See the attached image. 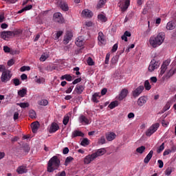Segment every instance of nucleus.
I'll use <instances>...</instances> for the list:
<instances>
[{"mask_svg": "<svg viewBox=\"0 0 176 176\" xmlns=\"http://www.w3.org/2000/svg\"><path fill=\"white\" fill-rule=\"evenodd\" d=\"M164 39H166V35L164 32H160L156 35H153L148 39V46L156 49L163 45Z\"/></svg>", "mask_w": 176, "mask_h": 176, "instance_id": "f257e3e1", "label": "nucleus"}, {"mask_svg": "<svg viewBox=\"0 0 176 176\" xmlns=\"http://www.w3.org/2000/svg\"><path fill=\"white\" fill-rule=\"evenodd\" d=\"M60 166V160L57 156L52 157L48 162L47 164V171L48 173H53L54 170H57Z\"/></svg>", "mask_w": 176, "mask_h": 176, "instance_id": "f03ea898", "label": "nucleus"}, {"mask_svg": "<svg viewBox=\"0 0 176 176\" xmlns=\"http://www.w3.org/2000/svg\"><path fill=\"white\" fill-rule=\"evenodd\" d=\"M175 73L176 68L172 67L170 69L166 70L165 73L162 76V77L159 78H160V79H162V80L164 82V80H168V79H170V78H171V76H173V75H174V74Z\"/></svg>", "mask_w": 176, "mask_h": 176, "instance_id": "7ed1b4c3", "label": "nucleus"}, {"mask_svg": "<svg viewBox=\"0 0 176 176\" xmlns=\"http://www.w3.org/2000/svg\"><path fill=\"white\" fill-rule=\"evenodd\" d=\"M175 73L176 68L172 67L170 69L166 70L165 73L162 76V77L159 78H160V79H162V80L164 82V80H168V79H170V78H171V76H173V75H174V74Z\"/></svg>", "mask_w": 176, "mask_h": 176, "instance_id": "20e7f679", "label": "nucleus"}, {"mask_svg": "<svg viewBox=\"0 0 176 176\" xmlns=\"http://www.w3.org/2000/svg\"><path fill=\"white\" fill-rule=\"evenodd\" d=\"M170 63H171V60H170V59H167L163 63L160 70L158 78H162V75H164V74L167 71V67L170 65Z\"/></svg>", "mask_w": 176, "mask_h": 176, "instance_id": "39448f33", "label": "nucleus"}, {"mask_svg": "<svg viewBox=\"0 0 176 176\" xmlns=\"http://www.w3.org/2000/svg\"><path fill=\"white\" fill-rule=\"evenodd\" d=\"M12 78V73L10 72V70H4L2 72L1 79V82L3 83H6V82H9Z\"/></svg>", "mask_w": 176, "mask_h": 176, "instance_id": "423d86ee", "label": "nucleus"}, {"mask_svg": "<svg viewBox=\"0 0 176 176\" xmlns=\"http://www.w3.org/2000/svg\"><path fill=\"white\" fill-rule=\"evenodd\" d=\"M159 126H160L159 124V123H155L153 124L151 126L149 127V129H147V131H146V135L147 137H151V135H152V134H153L154 133H156V131H157V129H159Z\"/></svg>", "mask_w": 176, "mask_h": 176, "instance_id": "0eeeda50", "label": "nucleus"}, {"mask_svg": "<svg viewBox=\"0 0 176 176\" xmlns=\"http://www.w3.org/2000/svg\"><path fill=\"white\" fill-rule=\"evenodd\" d=\"M130 6V0H120L118 6H120L122 12H126Z\"/></svg>", "mask_w": 176, "mask_h": 176, "instance_id": "6e6552de", "label": "nucleus"}, {"mask_svg": "<svg viewBox=\"0 0 176 176\" xmlns=\"http://www.w3.org/2000/svg\"><path fill=\"white\" fill-rule=\"evenodd\" d=\"M14 32L12 31H3L0 33V36L4 41H8L10 38L14 36Z\"/></svg>", "mask_w": 176, "mask_h": 176, "instance_id": "1a4fd4ad", "label": "nucleus"}, {"mask_svg": "<svg viewBox=\"0 0 176 176\" xmlns=\"http://www.w3.org/2000/svg\"><path fill=\"white\" fill-rule=\"evenodd\" d=\"M96 160V157L94 156V153L89 154L87 156H85L83 159V163L85 165L90 164L91 162H94Z\"/></svg>", "mask_w": 176, "mask_h": 176, "instance_id": "9d476101", "label": "nucleus"}, {"mask_svg": "<svg viewBox=\"0 0 176 176\" xmlns=\"http://www.w3.org/2000/svg\"><path fill=\"white\" fill-rule=\"evenodd\" d=\"M158 68H159V63H157V61H156V60L153 59L151 61L150 65L148 66V72H153V71H155V69H157Z\"/></svg>", "mask_w": 176, "mask_h": 176, "instance_id": "9b49d317", "label": "nucleus"}, {"mask_svg": "<svg viewBox=\"0 0 176 176\" xmlns=\"http://www.w3.org/2000/svg\"><path fill=\"white\" fill-rule=\"evenodd\" d=\"M98 45L100 46H102L103 45L107 44V39L105 38V36L104 35V33H102V32H100L98 33Z\"/></svg>", "mask_w": 176, "mask_h": 176, "instance_id": "f8f14e48", "label": "nucleus"}, {"mask_svg": "<svg viewBox=\"0 0 176 176\" xmlns=\"http://www.w3.org/2000/svg\"><path fill=\"white\" fill-rule=\"evenodd\" d=\"M142 91H144V86L140 85L136 89H133V91H132V96L133 97L136 98V97H138L141 94V93H142Z\"/></svg>", "mask_w": 176, "mask_h": 176, "instance_id": "ddd939ff", "label": "nucleus"}, {"mask_svg": "<svg viewBox=\"0 0 176 176\" xmlns=\"http://www.w3.org/2000/svg\"><path fill=\"white\" fill-rule=\"evenodd\" d=\"M81 17L91 19V17H93V12L89 9H85L81 12Z\"/></svg>", "mask_w": 176, "mask_h": 176, "instance_id": "4468645a", "label": "nucleus"}, {"mask_svg": "<svg viewBox=\"0 0 176 176\" xmlns=\"http://www.w3.org/2000/svg\"><path fill=\"white\" fill-rule=\"evenodd\" d=\"M148 101V98L145 96H140L138 100H137V104L138 107H144V105L146 104V103Z\"/></svg>", "mask_w": 176, "mask_h": 176, "instance_id": "2eb2a0df", "label": "nucleus"}, {"mask_svg": "<svg viewBox=\"0 0 176 176\" xmlns=\"http://www.w3.org/2000/svg\"><path fill=\"white\" fill-rule=\"evenodd\" d=\"M72 32L67 31L65 35L64 39H63V43L65 45H67V43H69V41L72 40L73 37Z\"/></svg>", "mask_w": 176, "mask_h": 176, "instance_id": "dca6fc26", "label": "nucleus"}, {"mask_svg": "<svg viewBox=\"0 0 176 176\" xmlns=\"http://www.w3.org/2000/svg\"><path fill=\"white\" fill-rule=\"evenodd\" d=\"M53 20L56 23H63L64 21V18L63 14L60 12H56L54 14Z\"/></svg>", "mask_w": 176, "mask_h": 176, "instance_id": "f3484780", "label": "nucleus"}, {"mask_svg": "<svg viewBox=\"0 0 176 176\" xmlns=\"http://www.w3.org/2000/svg\"><path fill=\"white\" fill-rule=\"evenodd\" d=\"M78 122L84 125L90 124L91 123V120H90V119L87 118L86 116L83 115L80 116L78 118Z\"/></svg>", "mask_w": 176, "mask_h": 176, "instance_id": "a211bd4d", "label": "nucleus"}, {"mask_svg": "<svg viewBox=\"0 0 176 176\" xmlns=\"http://www.w3.org/2000/svg\"><path fill=\"white\" fill-rule=\"evenodd\" d=\"M128 94H129V90L126 89H123L120 93V94L118 95V96L117 97V98L118 100H119V101H122V100H124V98L127 97Z\"/></svg>", "mask_w": 176, "mask_h": 176, "instance_id": "6ab92c4d", "label": "nucleus"}, {"mask_svg": "<svg viewBox=\"0 0 176 176\" xmlns=\"http://www.w3.org/2000/svg\"><path fill=\"white\" fill-rule=\"evenodd\" d=\"M93 153L95 158L97 159L98 157H100V156L105 155V153H107V150H105V148H100Z\"/></svg>", "mask_w": 176, "mask_h": 176, "instance_id": "aec40b11", "label": "nucleus"}, {"mask_svg": "<svg viewBox=\"0 0 176 176\" xmlns=\"http://www.w3.org/2000/svg\"><path fill=\"white\" fill-rule=\"evenodd\" d=\"M76 45L79 47H82L85 45V38H83V36H80L77 38Z\"/></svg>", "mask_w": 176, "mask_h": 176, "instance_id": "412c9836", "label": "nucleus"}, {"mask_svg": "<svg viewBox=\"0 0 176 176\" xmlns=\"http://www.w3.org/2000/svg\"><path fill=\"white\" fill-rule=\"evenodd\" d=\"M60 129L58 124L56 122H52L50 127V133H56Z\"/></svg>", "mask_w": 176, "mask_h": 176, "instance_id": "4be33fe9", "label": "nucleus"}, {"mask_svg": "<svg viewBox=\"0 0 176 176\" xmlns=\"http://www.w3.org/2000/svg\"><path fill=\"white\" fill-rule=\"evenodd\" d=\"M106 138L107 141H113V140L116 138V133H115L114 132H109L106 135Z\"/></svg>", "mask_w": 176, "mask_h": 176, "instance_id": "5701e85b", "label": "nucleus"}, {"mask_svg": "<svg viewBox=\"0 0 176 176\" xmlns=\"http://www.w3.org/2000/svg\"><path fill=\"white\" fill-rule=\"evenodd\" d=\"M27 171H28V170L27 169V166H20L16 169V172L18 173V174H25Z\"/></svg>", "mask_w": 176, "mask_h": 176, "instance_id": "b1692460", "label": "nucleus"}, {"mask_svg": "<svg viewBox=\"0 0 176 176\" xmlns=\"http://www.w3.org/2000/svg\"><path fill=\"white\" fill-rule=\"evenodd\" d=\"M76 137H85V133H83L80 131H78V130L74 131L72 132V138H75Z\"/></svg>", "mask_w": 176, "mask_h": 176, "instance_id": "393cba45", "label": "nucleus"}, {"mask_svg": "<svg viewBox=\"0 0 176 176\" xmlns=\"http://www.w3.org/2000/svg\"><path fill=\"white\" fill-rule=\"evenodd\" d=\"M175 23L173 21H169L166 26V28L168 31H173L175 28Z\"/></svg>", "mask_w": 176, "mask_h": 176, "instance_id": "a878e982", "label": "nucleus"}, {"mask_svg": "<svg viewBox=\"0 0 176 176\" xmlns=\"http://www.w3.org/2000/svg\"><path fill=\"white\" fill-rule=\"evenodd\" d=\"M31 128L33 133H36L39 129V122H34L31 124Z\"/></svg>", "mask_w": 176, "mask_h": 176, "instance_id": "bb28decb", "label": "nucleus"}, {"mask_svg": "<svg viewBox=\"0 0 176 176\" xmlns=\"http://www.w3.org/2000/svg\"><path fill=\"white\" fill-rule=\"evenodd\" d=\"M83 90H85V86L83 85H76L74 92L77 93V94H82L83 93Z\"/></svg>", "mask_w": 176, "mask_h": 176, "instance_id": "cd10ccee", "label": "nucleus"}, {"mask_svg": "<svg viewBox=\"0 0 176 176\" xmlns=\"http://www.w3.org/2000/svg\"><path fill=\"white\" fill-rule=\"evenodd\" d=\"M152 156H153V151H150V152L148 153V154L146 156V157L144 160V162L146 164H148V163H149L151 159H152Z\"/></svg>", "mask_w": 176, "mask_h": 176, "instance_id": "c85d7f7f", "label": "nucleus"}, {"mask_svg": "<svg viewBox=\"0 0 176 176\" xmlns=\"http://www.w3.org/2000/svg\"><path fill=\"white\" fill-rule=\"evenodd\" d=\"M58 6L64 12H67L68 10V4H67V3L60 1Z\"/></svg>", "mask_w": 176, "mask_h": 176, "instance_id": "c756f323", "label": "nucleus"}, {"mask_svg": "<svg viewBox=\"0 0 176 176\" xmlns=\"http://www.w3.org/2000/svg\"><path fill=\"white\" fill-rule=\"evenodd\" d=\"M101 97V94L100 93H95L93 96H92V101L94 102H98V100H100Z\"/></svg>", "mask_w": 176, "mask_h": 176, "instance_id": "7c9ffc66", "label": "nucleus"}, {"mask_svg": "<svg viewBox=\"0 0 176 176\" xmlns=\"http://www.w3.org/2000/svg\"><path fill=\"white\" fill-rule=\"evenodd\" d=\"M38 104L41 107H46L49 104V100H47L46 99H41V100L38 101Z\"/></svg>", "mask_w": 176, "mask_h": 176, "instance_id": "2f4dec72", "label": "nucleus"}, {"mask_svg": "<svg viewBox=\"0 0 176 176\" xmlns=\"http://www.w3.org/2000/svg\"><path fill=\"white\" fill-rule=\"evenodd\" d=\"M98 20L101 23H105L108 19H107V16L104 14H100L98 15Z\"/></svg>", "mask_w": 176, "mask_h": 176, "instance_id": "473e14b6", "label": "nucleus"}, {"mask_svg": "<svg viewBox=\"0 0 176 176\" xmlns=\"http://www.w3.org/2000/svg\"><path fill=\"white\" fill-rule=\"evenodd\" d=\"M118 105H119L118 101L117 100L113 101L109 104L108 108H109V109H113V108H116V107H118Z\"/></svg>", "mask_w": 176, "mask_h": 176, "instance_id": "72a5a7b5", "label": "nucleus"}, {"mask_svg": "<svg viewBox=\"0 0 176 176\" xmlns=\"http://www.w3.org/2000/svg\"><path fill=\"white\" fill-rule=\"evenodd\" d=\"M106 3L107 0H99L97 4V9H101V8H104Z\"/></svg>", "mask_w": 176, "mask_h": 176, "instance_id": "f704fd0d", "label": "nucleus"}, {"mask_svg": "<svg viewBox=\"0 0 176 176\" xmlns=\"http://www.w3.org/2000/svg\"><path fill=\"white\" fill-rule=\"evenodd\" d=\"M64 79L67 80V82H71V80H72V76L69 74H65L60 77L61 80H64Z\"/></svg>", "mask_w": 176, "mask_h": 176, "instance_id": "c9c22d12", "label": "nucleus"}, {"mask_svg": "<svg viewBox=\"0 0 176 176\" xmlns=\"http://www.w3.org/2000/svg\"><path fill=\"white\" fill-rule=\"evenodd\" d=\"M27 94V89L23 88L18 91V96L20 97H24Z\"/></svg>", "mask_w": 176, "mask_h": 176, "instance_id": "e433bc0d", "label": "nucleus"}, {"mask_svg": "<svg viewBox=\"0 0 176 176\" xmlns=\"http://www.w3.org/2000/svg\"><path fill=\"white\" fill-rule=\"evenodd\" d=\"M89 144H90V140H89V139L87 138L82 139L80 143L82 146H87V145H89Z\"/></svg>", "mask_w": 176, "mask_h": 176, "instance_id": "4c0bfd02", "label": "nucleus"}, {"mask_svg": "<svg viewBox=\"0 0 176 176\" xmlns=\"http://www.w3.org/2000/svg\"><path fill=\"white\" fill-rule=\"evenodd\" d=\"M144 88L146 90H151L152 89V86L151 85V83L149 82V80H146L144 82Z\"/></svg>", "mask_w": 176, "mask_h": 176, "instance_id": "58836bf2", "label": "nucleus"}, {"mask_svg": "<svg viewBox=\"0 0 176 176\" xmlns=\"http://www.w3.org/2000/svg\"><path fill=\"white\" fill-rule=\"evenodd\" d=\"M19 107L21 108H28L30 107V103L29 102H20L16 104Z\"/></svg>", "mask_w": 176, "mask_h": 176, "instance_id": "ea45409f", "label": "nucleus"}, {"mask_svg": "<svg viewBox=\"0 0 176 176\" xmlns=\"http://www.w3.org/2000/svg\"><path fill=\"white\" fill-rule=\"evenodd\" d=\"M136 152L138 153H140V154L144 153V152H145V146H142L138 147L136 149Z\"/></svg>", "mask_w": 176, "mask_h": 176, "instance_id": "a19ab883", "label": "nucleus"}, {"mask_svg": "<svg viewBox=\"0 0 176 176\" xmlns=\"http://www.w3.org/2000/svg\"><path fill=\"white\" fill-rule=\"evenodd\" d=\"M49 58V54H43L40 57V61H46Z\"/></svg>", "mask_w": 176, "mask_h": 176, "instance_id": "79ce46f5", "label": "nucleus"}, {"mask_svg": "<svg viewBox=\"0 0 176 176\" xmlns=\"http://www.w3.org/2000/svg\"><path fill=\"white\" fill-rule=\"evenodd\" d=\"M68 122H69V116L68 114H67L63 118V124H65V126H67V124H68Z\"/></svg>", "mask_w": 176, "mask_h": 176, "instance_id": "37998d69", "label": "nucleus"}, {"mask_svg": "<svg viewBox=\"0 0 176 176\" xmlns=\"http://www.w3.org/2000/svg\"><path fill=\"white\" fill-rule=\"evenodd\" d=\"M12 82L14 85V86H19V85H21V82L19 78H14L12 80Z\"/></svg>", "mask_w": 176, "mask_h": 176, "instance_id": "c03bdc74", "label": "nucleus"}, {"mask_svg": "<svg viewBox=\"0 0 176 176\" xmlns=\"http://www.w3.org/2000/svg\"><path fill=\"white\" fill-rule=\"evenodd\" d=\"M165 175L170 176L171 175V173H173V168L168 167L165 170Z\"/></svg>", "mask_w": 176, "mask_h": 176, "instance_id": "a18cd8bd", "label": "nucleus"}, {"mask_svg": "<svg viewBox=\"0 0 176 176\" xmlns=\"http://www.w3.org/2000/svg\"><path fill=\"white\" fill-rule=\"evenodd\" d=\"M45 80L43 77H39L36 80V83H38V85H41L42 83H45Z\"/></svg>", "mask_w": 176, "mask_h": 176, "instance_id": "49530a36", "label": "nucleus"}, {"mask_svg": "<svg viewBox=\"0 0 176 176\" xmlns=\"http://www.w3.org/2000/svg\"><path fill=\"white\" fill-rule=\"evenodd\" d=\"M63 34H64V32L59 30L56 32V36H55V40L57 41L60 38V36H61V35H63Z\"/></svg>", "mask_w": 176, "mask_h": 176, "instance_id": "de8ad7c7", "label": "nucleus"}, {"mask_svg": "<svg viewBox=\"0 0 176 176\" xmlns=\"http://www.w3.org/2000/svg\"><path fill=\"white\" fill-rule=\"evenodd\" d=\"M163 151H164V143H162V145L159 146V148L157 150V153H161L162 152H163Z\"/></svg>", "mask_w": 176, "mask_h": 176, "instance_id": "09e8293b", "label": "nucleus"}, {"mask_svg": "<svg viewBox=\"0 0 176 176\" xmlns=\"http://www.w3.org/2000/svg\"><path fill=\"white\" fill-rule=\"evenodd\" d=\"M72 160H74V157H67L65 160V165L67 166V164H69V163H71V162H72Z\"/></svg>", "mask_w": 176, "mask_h": 176, "instance_id": "8fccbe9b", "label": "nucleus"}, {"mask_svg": "<svg viewBox=\"0 0 176 176\" xmlns=\"http://www.w3.org/2000/svg\"><path fill=\"white\" fill-rule=\"evenodd\" d=\"M105 138L104 136H102L99 140H98V144L100 145H102L105 144Z\"/></svg>", "mask_w": 176, "mask_h": 176, "instance_id": "3c124183", "label": "nucleus"}, {"mask_svg": "<svg viewBox=\"0 0 176 176\" xmlns=\"http://www.w3.org/2000/svg\"><path fill=\"white\" fill-rule=\"evenodd\" d=\"M162 124L163 127H167L168 124H170V122L168 120H163L162 122Z\"/></svg>", "mask_w": 176, "mask_h": 176, "instance_id": "603ef678", "label": "nucleus"}, {"mask_svg": "<svg viewBox=\"0 0 176 176\" xmlns=\"http://www.w3.org/2000/svg\"><path fill=\"white\" fill-rule=\"evenodd\" d=\"M31 69V67L30 66H23L21 67V72H24V71H30Z\"/></svg>", "mask_w": 176, "mask_h": 176, "instance_id": "864d4df0", "label": "nucleus"}, {"mask_svg": "<svg viewBox=\"0 0 176 176\" xmlns=\"http://www.w3.org/2000/svg\"><path fill=\"white\" fill-rule=\"evenodd\" d=\"M30 116L32 119H34V118H36V113H35V111L31 110L30 111Z\"/></svg>", "mask_w": 176, "mask_h": 176, "instance_id": "5fc2aeb1", "label": "nucleus"}, {"mask_svg": "<svg viewBox=\"0 0 176 176\" xmlns=\"http://www.w3.org/2000/svg\"><path fill=\"white\" fill-rule=\"evenodd\" d=\"M80 82H82V78H76V80H74L72 82L73 85H76L78 83H80Z\"/></svg>", "mask_w": 176, "mask_h": 176, "instance_id": "6e6d98bb", "label": "nucleus"}, {"mask_svg": "<svg viewBox=\"0 0 176 176\" xmlns=\"http://www.w3.org/2000/svg\"><path fill=\"white\" fill-rule=\"evenodd\" d=\"M72 90H74V86H71L70 87H69L66 91L65 93L67 94H69L70 93L72 92Z\"/></svg>", "mask_w": 176, "mask_h": 176, "instance_id": "4d7b16f0", "label": "nucleus"}, {"mask_svg": "<svg viewBox=\"0 0 176 176\" xmlns=\"http://www.w3.org/2000/svg\"><path fill=\"white\" fill-rule=\"evenodd\" d=\"M134 47H135V45L131 44V45H129V46L126 48V52L127 53H129V52H130V50H131V49H134Z\"/></svg>", "mask_w": 176, "mask_h": 176, "instance_id": "13d9d810", "label": "nucleus"}, {"mask_svg": "<svg viewBox=\"0 0 176 176\" xmlns=\"http://www.w3.org/2000/svg\"><path fill=\"white\" fill-rule=\"evenodd\" d=\"M87 64L88 65H94V62L93 61V59H91V58H88Z\"/></svg>", "mask_w": 176, "mask_h": 176, "instance_id": "bf43d9fd", "label": "nucleus"}, {"mask_svg": "<svg viewBox=\"0 0 176 176\" xmlns=\"http://www.w3.org/2000/svg\"><path fill=\"white\" fill-rule=\"evenodd\" d=\"M157 163L159 164V168H163V166H164V164L163 163V161H162V160H159L157 161Z\"/></svg>", "mask_w": 176, "mask_h": 176, "instance_id": "052dcab7", "label": "nucleus"}, {"mask_svg": "<svg viewBox=\"0 0 176 176\" xmlns=\"http://www.w3.org/2000/svg\"><path fill=\"white\" fill-rule=\"evenodd\" d=\"M3 51L5 52V53H10V47L8 46H4Z\"/></svg>", "mask_w": 176, "mask_h": 176, "instance_id": "680f3d73", "label": "nucleus"}, {"mask_svg": "<svg viewBox=\"0 0 176 176\" xmlns=\"http://www.w3.org/2000/svg\"><path fill=\"white\" fill-rule=\"evenodd\" d=\"M116 50H118V43H116L113 45V47H112V50H111V52L113 53H115V52H116Z\"/></svg>", "mask_w": 176, "mask_h": 176, "instance_id": "e2e57ef3", "label": "nucleus"}, {"mask_svg": "<svg viewBox=\"0 0 176 176\" xmlns=\"http://www.w3.org/2000/svg\"><path fill=\"white\" fill-rule=\"evenodd\" d=\"M171 152H173V151L170 149L165 150L164 153H163V155L164 156H167V155H170V153H171Z\"/></svg>", "mask_w": 176, "mask_h": 176, "instance_id": "0e129e2a", "label": "nucleus"}, {"mask_svg": "<svg viewBox=\"0 0 176 176\" xmlns=\"http://www.w3.org/2000/svg\"><path fill=\"white\" fill-rule=\"evenodd\" d=\"M150 80L152 83H156L157 82V78L155 76L151 77Z\"/></svg>", "mask_w": 176, "mask_h": 176, "instance_id": "69168bd1", "label": "nucleus"}, {"mask_svg": "<svg viewBox=\"0 0 176 176\" xmlns=\"http://www.w3.org/2000/svg\"><path fill=\"white\" fill-rule=\"evenodd\" d=\"M109 57H111V55L109 54H107L106 55V58H105V64H109Z\"/></svg>", "mask_w": 176, "mask_h": 176, "instance_id": "338daca9", "label": "nucleus"}, {"mask_svg": "<svg viewBox=\"0 0 176 176\" xmlns=\"http://www.w3.org/2000/svg\"><path fill=\"white\" fill-rule=\"evenodd\" d=\"M13 64H14V60L10 59V60H8V67H12V65H13Z\"/></svg>", "mask_w": 176, "mask_h": 176, "instance_id": "774afa93", "label": "nucleus"}]
</instances>
